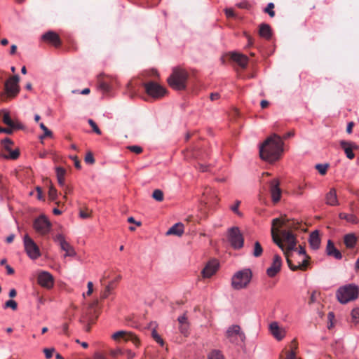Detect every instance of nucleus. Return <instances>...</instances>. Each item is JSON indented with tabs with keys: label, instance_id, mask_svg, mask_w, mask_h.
<instances>
[{
	"label": "nucleus",
	"instance_id": "nucleus-1",
	"mask_svg": "<svg viewBox=\"0 0 359 359\" xmlns=\"http://www.w3.org/2000/svg\"><path fill=\"white\" fill-rule=\"evenodd\" d=\"M302 222L285 217L275 218L271 222L273 241L283 251H292L296 247V238L292 230L302 229Z\"/></svg>",
	"mask_w": 359,
	"mask_h": 359
},
{
	"label": "nucleus",
	"instance_id": "nucleus-2",
	"mask_svg": "<svg viewBox=\"0 0 359 359\" xmlns=\"http://www.w3.org/2000/svg\"><path fill=\"white\" fill-rule=\"evenodd\" d=\"M283 142L281 137L273 134L268 137L259 147V156L266 162L278 161L283 152Z\"/></svg>",
	"mask_w": 359,
	"mask_h": 359
},
{
	"label": "nucleus",
	"instance_id": "nucleus-3",
	"mask_svg": "<svg viewBox=\"0 0 359 359\" xmlns=\"http://www.w3.org/2000/svg\"><path fill=\"white\" fill-rule=\"evenodd\" d=\"M189 79L188 72L181 67H174L167 79L168 85L174 90H183L187 88Z\"/></svg>",
	"mask_w": 359,
	"mask_h": 359
},
{
	"label": "nucleus",
	"instance_id": "nucleus-4",
	"mask_svg": "<svg viewBox=\"0 0 359 359\" xmlns=\"http://www.w3.org/2000/svg\"><path fill=\"white\" fill-rule=\"evenodd\" d=\"M246 335L239 325H231L226 330V341L234 346H245Z\"/></svg>",
	"mask_w": 359,
	"mask_h": 359
},
{
	"label": "nucleus",
	"instance_id": "nucleus-5",
	"mask_svg": "<svg viewBox=\"0 0 359 359\" xmlns=\"http://www.w3.org/2000/svg\"><path fill=\"white\" fill-rule=\"evenodd\" d=\"M252 278V273L250 269H244L237 271L231 279V286L234 290H240L246 288Z\"/></svg>",
	"mask_w": 359,
	"mask_h": 359
},
{
	"label": "nucleus",
	"instance_id": "nucleus-6",
	"mask_svg": "<svg viewBox=\"0 0 359 359\" xmlns=\"http://www.w3.org/2000/svg\"><path fill=\"white\" fill-rule=\"evenodd\" d=\"M336 295L340 303L346 304L358 298V287L355 284L344 285L337 290Z\"/></svg>",
	"mask_w": 359,
	"mask_h": 359
},
{
	"label": "nucleus",
	"instance_id": "nucleus-7",
	"mask_svg": "<svg viewBox=\"0 0 359 359\" xmlns=\"http://www.w3.org/2000/svg\"><path fill=\"white\" fill-rule=\"evenodd\" d=\"M297 254L299 257H302V263L299 262L298 264H294L293 263L292 259L291 258V251H285V256L286 257L287 265L292 271H297L299 269L302 271H305L309 265V257L306 255L305 249L301 245L299 246Z\"/></svg>",
	"mask_w": 359,
	"mask_h": 359
},
{
	"label": "nucleus",
	"instance_id": "nucleus-8",
	"mask_svg": "<svg viewBox=\"0 0 359 359\" xmlns=\"http://www.w3.org/2000/svg\"><path fill=\"white\" fill-rule=\"evenodd\" d=\"M20 76L14 75L10 77L4 84V92L1 94V99L6 100L15 97L20 92V86L18 83Z\"/></svg>",
	"mask_w": 359,
	"mask_h": 359
},
{
	"label": "nucleus",
	"instance_id": "nucleus-9",
	"mask_svg": "<svg viewBox=\"0 0 359 359\" xmlns=\"http://www.w3.org/2000/svg\"><path fill=\"white\" fill-rule=\"evenodd\" d=\"M228 241L234 250H240L244 245V237L237 226L228 229Z\"/></svg>",
	"mask_w": 359,
	"mask_h": 359
},
{
	"label": "nucleus",
	"instance_id": "nucleus-10",
	"mask_svg": "<svg viewBox=\"0 0 359 359\" xmlns=\"http://www.w3.org/2000/svg\"><path fill=\"white\" fill-rule=\"evenodd\" d=\"M147 94L154 99L158 100L167 94V90L156 82L149 81L143 84Z\"/></svg>",
	"mask_w": 359,
	"mask_h": 359
},
{
	"label": "nucleus",
	"instance_id": "nucleus-11",
	"mask_svg": "<svg viewBox=\"0 0 359 359\" xmlns=\"http://www.w3.org/2000/svg\"><path fill=\"white\" fill-rule=\"evenodd\" d=\"M23 243L25 252L32 259H36L40 257V250L34 240L28 234L23 238Z\"/></svg>",
	"mask_w": 359,
	"mask_h": 359
},
{
	"label": "nucleus",
	"instance_id": "nucleus-12",
	"mask_svg": "<svg viewBox=\"0 0 359 359\" xmlns=\"http://www.w3.org/2000/svg\"><path fill=\"white\" fill-rule=\"evenodd\" d=\"M51 226L50 222L43 215L36 218L33 224L34 230L42 236L46 235L49 233Z\"/></svg>",
	"mask_w": 359,
	"mask_h": 359
},
{
	"label": "nucleus",
	"instance_id": "nucleus-13",
	"mask_svg": "<svg viewBox=\"0 0 359 359\" xmlns=\"http://www.w3.org/2000/svg\"><path fill=\"white\" fill-rule=\"evenodd\" d=\"M112 339L115 341L123 339L125 341H132L135 346H138L140 344L137 337L130 332L123 330L118 331L113 334Z\"/></svg>",
	"mask_w": 359,
	"mask_h": 359
},
{
	"label": "nucleus",
	"instance_id": "nucleus-14",
	"mask_svg": "<svg viewBox=\"0 0 359 359\" xmlns=\"http://www.w3.org/2000/svg\"><path fill=\"white\" fill-rule=\"evenodd\" d=\"M219 266L218 260L213 259L210 260L201 271L203 278H210L216 273Z\"/></svg>",
	"mask_w": 359,
	"mask_h": 359
},
{
	"label": "nucleus",
	"instance_id": "nucleus-15",
	"mask_svg": "<svg viewBox=\"0 0 359 359\" xmlns=\"http://www.w3.org/2000/svg\"><path fill=\"white\" fill-rule=\"evenodd\" d=\"M54 241L59 243L62 250L65 251L66 253L65 255V257H74L76 255V252L74 248L65 241L63 235H56L55 237L54 238Z\"/></svg>",
	"mask_w": 359,
	"mask_h": 359
},
{
	"label": "nucleus",
	"instance_id": "nucleus-16",
	"mask_svg": "<svg viewBox=\"0 0 359 359\" xmlns=\"http://www.w3.org/2000/svg\"><path fill=\"white\" fill-rule=\"evenodd\" d=\"M37 281L41 287H43L46 289L52 288L54 285V279L53 276L47 271H42L39 273L37 277Z\"/></svg>",
	"mask_w": 359,
	"mask_h": 359
},
{
	"label": "nucleus",
	"instance_id": "nucleus-17",
	"mask_svg": "<svg viewBox=\"0 0 359 359\" xmlns=\"http://www.w3.org/2000/svg\"><path fill=\"white\" fill-rule=\"evenodd\" d=\"M282 265L281 257L275 255L273 258V262L266 270V274L269 277L273 278L276 276V274L280 271Z\"/></svg>",
	"mask_w": 359,
	"mask_h": 359
},
{
	"label": "nucleus",
	"instance_id": "nucleus-18",
	"mask_svg": "<svg viewBox=\"0 0 359 359\" xmlns=\"http://www.w3.org/2000/svg\"><path fill=\"white\" fill-rule=\"evenodd\" d=\"M41 38L44 41L52 44L56 48L60 47L62 43L59 35L53 31L46 32L42 35Z\"/></svg>",
	"mask_w": 359,
	"mask_h": 359
},
{
	"label": "nucleus",
	"instance_id": "nucleus-19",
	"mask_svg": "<svg viewBox=\"0 0 359 359\" xmlns=\"http://www.w3.org/2000/svg\"><path fill=\"white\" fill-rule=\"evenodd\" d=\"M0 118H1L4 123L12 128H22V125L19 122H14L10 116L9 111L6 109L0 111Z\"/></svg>",
	"mask_w": 359,
	"mask_h": 359
},
{
	"label": "nucleus",
	"instance_id": "nucleus-20",
	"mask_svg": "<svg viewBox=\"0 0 359 359\" xmlns=\"http://www.w3.org/2000/svg\"><path fill=\"white\" fill-rule=\"evenodd\" d=\"M340 146L344 149L345 154L348 159L354 158L355 154L353 150L358 149V146L354 142L341 140L340 142Z\"/></svg>",
	"mask_w": 359,
	"mask_h": 359
},
{
	"label": "nucleus",
	"instance_id": "nucleus-21",
	"mask_svg": "<svg viewBox=\"0 0 359 359\" xmlns=\"http://www.w3.org/2000/svg\"><path fill=\"white\" fill-rule=\"evenodd\" d=\"M270 192L272 201L277 203L280 199L281 190L279 187V181L277 179H273L270 183Z\"/></svg>",
	"mask_w": 359,
	"mask_h": 359
},
{
	"label": "nucleus",
	"instance_id": "nucleus-22",
	"mask_svg": "<svg viewBox=\"0 0 359 359\" xmlns=\"http://www.w3.org/2000/svg\"><path fill=\"white\" fill-rule=\"evenodd\" d=\"M269 331L273 337L278 341L282 340L285 337V331L279 327L277 322L270 323Z\"/></svg>",
	"mask_w": 359,
	"mask_h": 359
},
{
	"label": "nucleus",
	"instance_id": "nucleus-23",
	"mask_svg": "<svg viewBox=\"0 0 359 359\" xmlns=\"http://www.w3.org/2000/svg\"><path fill=\"white\" fill-rule=\"evenodd\" d=\"M97 79L98 89L104 93H109L111 90V85L107 81L108 77L105 76L103 74H100Z\"/></svg>",
	"mask_w": 359,
	"mask_h": 359
},
{
	"label": "nucleus",
	"instance_id": "nucleus-24",
	"mask_svg": "<svg viewBox=\"0 0 359 359\" xmlns=\"http://www.w3.org/2000/svg\"><path fill=\"white\" fill-rule=\"evenodd\" d=\"M231 59L242 68L246 67L248 63V57L241 53H231Z\"/></svg>",
	"mask_w": 359,
	"mask_h": 359
},
{
	"label": "nucleus",
	"instance_id": "nucleus-25",
	"mask_svg": "<svg viewBox=\"0 0 359 359\" xmlns=\"http://www.w3.org/2000/svg\"><path fill=\"white\" fill-rule=\"evenodd\" d=\"M309 243L313 250H318L320 245V238L319 231H312L309 236Z\"/></svg>",
	"mask_w": 359,
	"mask_h": 359
},
{
	"label": "nucleus",
	"instance_id": "nucleus-26",
	"mask_svg": "<svg viewBox=\"0 0 359 359\" xmlns=\"http://www.w3.org/2000/svg\"><path fill=\"white\" fill-rule=\"evenodd\" d=\"M326 252L327 255L334 257L337 259H341L342 258L341 253L335 248L333 242L331 240H328L327 241Z\"/></svg>",
	"mask_w": 359,
	"mask_h": 359
},
{
	"label": "nucleus",
	"instance_id": "nucleus-27",
	"mask_svg": "<svg viewBox=\"0 0 359 359\" xmlns=\"http://www.w3.org/2000/svg\"><path fill=\"white\" fill-rule=\"evenodd\" d=\"M259 34L266 40L270 39L272 35L271 27L268 24H261L259 25Z\"/></svg>",
	"mask_w": 359,
	"mask_h": 359
},
{
	"label": "nucleus",
	"instance_id": "nucleus-28",
	"mask_svg": "<svg viewBox=\"0 0 359 359\" xmlns=\"http://www.w3.org/2000/svg\"><path fill=\"white\" fill-rule=\"evenodd\" d=\"M184 233V225L182 223H177L174 224L171 228L166 232L167 236L175 235L181 236Z\"/></svg>",
	"mask_w": 359,
	"mask_h": 359
},
{
	"label": "nucleus",
	"instance_id": "nucleus-29",
	"mask_svg": "<svg viewBox=\"0 0 359 359\" xmlns=\"http://www.w3.org/2000/svg\"><path fill=\"white\" fill-rule=\"evenodd\" d=\"M326 203L329 205H337L338 200L337 196V192L334 189H331L330 191L326 194Z\"/></svg>",
	"mask_w": 359,
	"mask_h": 359
},
{
	"label": "nucleus",
	"instance_id": "nucleus-30",
	"mask_svg": "<svg viewBox=\"0 0 359 359\" xmlns=\"http://www.w3.org/2000/svg\"><path fill=\"white\" fill-rule=\"evenodd\" d=\"M344 242L346 248H353L357 242V238L353 233H348L345 235Z\"/></svg>",
	"mask_w": 359,
	"mask_h": 359
},
{
	"label": "nucleus",
	"instance_id": "nucleus-31",
	"mask_svg": "<svg viewBox=\"0 0 359 359\" xmlns=\"http://www.w3.org/2000/svg\"><path fill=\"white\" fill-rule=\"evenodd\" d=\"M55 170L59 185L60 187L65 186V176L66 174V170L62 167H57Z\"/></svg>",
	"mask_w": 359,
	"mask_h": 359
},
{
	"label": "nucleus",
	"instance_id": "nucleus-32",
	"mask_svg": "<svg viewBox=\"0 0 359 359\" xmlns=\"http://www.w3.org/2000/svg\"><path fill=\"white\" fill-rule=\"evenodd\" d=\"M339 217L340 219H345L351 224H356L359 222L358 218L353 214H346L341 212L339 214Z\"/></svg>",
	"mask_w": 359,
	"mask_h": 359
},
{
	"label": "nucleus",
	"instance_id": "nucleus-33",
	"mask_svg": "<svg viewBox=\"0 0 359 359\" xmlns=\"http://www.w3.org/2000/svg\"><path fill=\"white\" fill-rule=\"evenodd\" d=\"M263 253V248L259 241H256L254 244L252 255L255 257H259Z\"/></svg>",
	"mask_w": 359,
	"mask_h": 359
},
{
	"label": "nucleus",
	"instance_id": "nucleus-34",
	"mask_svg": "<svg viewBox=\"0 0 359 359\" xmlns=\"http://www.w3.org/2000/svg\"><path fill=\"white\" fill-rule=\"evenodd\" d=\"M2 156L5 158H10L12 160H15L19 157L20 151L18 149H15V150L11 149L8 153L2 154Z\"/></svg>",
	"mask_w": 359,
	"mask_h": 359
},
{
	"label": "nucleus",
	"instance_id": "nucleus-35",
	"mask_svg": "<svg viewBox=\"0 0 359 359\" xmlns=\"http://www.w3.org/2000/svg\"><path fill=\"white\" fill-rule=\"evenodd\" d=\"M1 144L5 150V153H8L12 149L11 147L13 144V142L10 138H5L1 141Z\"/></svg>",
	"mask_w": 359,
	"mask_h": 359
},
{
	"label": "nucleus",
	"instance_id": "nucleus-36",
	"mask_svg": "<svg viewBox=\"0 0 359 359\" xmlns=\"http://www.w3.org/2000/svg\"><path fill=\"white\" fill-rule=\"evenodd\" d=\"M114 287H115L114 281L110 282L106 286L105 290L102 294V298H103V299L107 298L109 296V294H110L111 291L114 288Z\"/></svg>",
	"mask_w": 359,
	"mask_h": 359
},
{
	"label": "nucleus",
	"instance_id": "nucleus-37",
	"mask_svg": "<svg viewBox=\"0 0 359 359\" xmlns=\"http://www.w3.org/2000/svg\"><path fill=\"white\" fill-rule=\"evenodd\" d=\"M109 354L113 358H116L119 355L125 354V350L121 348H117L116 349H111L109 351Z\"/></svg>",
	"mask_w": 359,
	"mask_h": 359
},
{
	"label": "nucleus",
	"instance_id": "nucleus-38",
	"mask_svg": "<svg viewBox=\"0 0 359 359\" xmlns=\"http://www.w3.org/2000/svg\"><path fill=\"white\" fill-rule=\"evenodd\" d=\"M329 167V165L325 164H316V168L319 172V173L322 175H324L326 174L327 168Z\"/></svg>",
	"mask_w": 359,
	"mask_h": 359
},
{
	"label": "nucleus",
	"instance_id": "nucleus-39",
	"mask_svg": "<svg viewBox=\"0 0 359 359\" xmlns=\"http://www.w3.org/2000/svg\"><path fill=\"white\" fill-rule=\"evenodd\" d=\"M273 3H269L267 6L264 8V11L269 14V15L271 18L275 16V12L273 11L274 8Z\"/></svg>",
	"mask_w": 359,
	"mask_h": 359
},
{
	"label": "nucleus",
	"instance_id": "nucleus-40",
	"mask_svg": "<svg viewBox=\"0 0 359 359\" xmlns=\"http://www.w3.org/2000/svg\"><path fill=\"white\" fill-rule=\"evenodd\" d=\"M152 197L157 201H162L163 200V193L160 189H156L152 194Z\"/></svg>",
	"mask_w": 359,
	"mask_h": 359
},
{
	"label": "nucleus",
	"instance_id": "nucleus-41",
	"mask_svg": "<svg viewBox=\"0 0 359 359\" xmlns=\"http://www.w3.org/2000/svg\"><path fill=\"white\" fill-rule=\"evenodd\" d=\"M240 204H241V201H236L235 204L230 207V209L236 215H237L238 217H243V213L241 212H240L239 210H238V207H239Z\"/></svg>",
	"mask_w": 359,
	"mask_h": 359
},
{
	"label": "nucleus",
	"instance_id": "nucleus-42",
	"mask_svg": "<svg viewBox=\"0 0 359 359\" xmlns=\"http://www.w3.org/2000/svg\"><path fill=\"white\" fill-rule=\"evenodd\" d=\"M208 359H223V355L221 351L214 350L209 354Z\"/></svg>",
	"mask_w": 359,
	"mask_h": 359
},
{
	"label": "nucleus",
	"instance_id": "nucleus-43",
	"mask_svg": "<svg viewBox=\"0 0 359 359\" xmlns=\"http://www.w3.org/2000/svg\"><path fill=\"white\" fill-rule=\"evenodd\" d=\"M351 314L353 321L358 323L359 321V308L353 309Z\"/></svg>",
	"mask_w": 359,
	"mask_h": 359
},
{
	"label": "nucleus",
	"instance_id": "nucleus-44",
	"mask_svg": "<svg viewBox=\"0 0 359 359\" xmlns=\"http://www.w3.org/2000/svg\"><path fill=\"white\" fill-rule=\"evenodd\" d=\"M5 308H11L15 311L18 308V304L14 300H8L5 303Z\"/></svg>",
	"mask_w": 359,
	"mask_h": 359
},
{
	"label": "nucleus",
	"instance_id": "nucleus-45",
	"mask_svg": "<svg viewBox=\"0 0 359 359\" xmlns=\"http://www.w3.org/2000/svg\"><path fill=\"white\" fill-rule=\"evenodd\" d=\"M128 149L137 154H139L142 152V148L137 145L128 146Z\"/></svg>",
	"mask_w": 359,
	"mask_h": 359
},
{
	"label": "nucleus",
	"instance_id": "nucleus-46",
	"mask_svg": "<svg viewBox=\"0 0 359 359\" xmlns=\"http://www.w3.org/2000/svg\"><path fill=\"white\" fill-rule=\"evenodd\" d=\"M48 196L51 201H55L57 197V190L53 187H50L48 191Z\"/></svg>",
	"mask_w": 359,
	"mask_h": 359
},
{
	"label": "nucleus",
	"instance_id": "nucleus-47",
	"mask_svg": "<svg viewBox=\"0 0 359 359\" xmlns=\"http://www.w3.org/2000/svg\"><path fill=\"white\" fill-rule=\"evenodd\" d=\"M88 123L92 127L93 131L95 133H97V135H100L101 134V130L97 127V124L95 123V122L93 120L89 119L88 120Z\"/></svg>",
	"mask_w": 359,
	"mask_h": 359
},
{
	"label": "nucleus",
	"instance_id": "nucleus-48",
	"mask_svg": "<svg viewBox=\"0 0 359 359\" xmlns=\"http://www.w3.org/2000/svg\"><path fill=\"white\" fill-rule=\"evenodd\" d=\"M39 126L40 128L43 130L44 132V135L43 136H42L41 137H51L52 136V133L50 130H49L48 129V128L43 123H41L39 124Z\"/></svg>",
	"mask_w": 359,
	"mask_h": 359
},
{
	"label": "nucleus",
	"instance_id": "nucleus-49",
	"mask_svg": "<svg viewBox=\"0 0 359 359\" xmlns=\"http://www.w3.org/2000/svg\"><path fill=\"white\" fill-rule=\"evenodd\" d=\"M85 161L87 163L93 164L95 162V159L93 157V155L91 152H88L86 157H85Z\"/></svg>",
	"mask_w": 359,
	"mask_h": 359
},
{
	"label": "nucleus",
	"instance_id": "nucleus-50",
	"mask_svg": "<svg viewBox=\"0 0 359 359\" xmlns=\"http://www.w3.org/2000/svg\"><path fill=\"white\" fill-rule=\"evenodd\" d=\"M152 337L153 338L155 339V341L157 342V343H159L161 344V345L163 344V339L160 337V336L158 334V333L156 332V331L155 330H154L152 331Z\"/></svg>",
	"mask_w": 359,
	"mask_h": 359
},
{
	"label": "nucleus",
	"instance_id": "nucleus-51",
	"mask_svg": "<svg viewBox=\"0 0 359 359\" xmlns=\"http://www.w3.org/2000/svg\"><path fill=\"white\" fill-rule=\"evenodd\" d=\"M90 212H88V210H80L79 216L83 219H87L90 217Z\"/></svg>",
	"mask_w": 359,
	"mask_h": 359
},
{
	"label": "nucleus",
	"instance_id": "nucleus-52",
	"mask_svg": "<svg viewBox=\"0 0 359 359\" xmlns=\"http://www.w3.org/2000/svg\"><path fill=\"white\" fill-rule=\"evenodd\" d=\"M54 351H55L54 348H44L43 353H45L46 358L47 359L51 358Z\"/></svg>",
	"mask_w": 359,
	"mask_h": 359
},
{
	"label": "nucleus",
	"instance_id": "nucleus-53",
	"mask_svg": "<svg viewBox=\"0 0 359 359\" xmlns=\"http://www.w3.org/2000/svg\"><path fill=\"white\" fill-rule=\"evenodd\" d=\"M189 325L188 323L180 325V330L181 333H182L184 335H187L188 332Z\"/></svg>",
	"mask_w": 359,
	"mask_h": 359
},
{
	"label": "nucleus",
	"instance_id": "nucleus-54",
	"mask_svg": "<svg viewBox=\"0 0 359 359\" xmlns=\"http://www.w3.org/2000/svg\"><path fill=\"white\" fill-rule=\"evenodd\" d=\"M71 158L74 161V166L76 167V168L81 169V162H80L79 158L76 156H72Z\"/></svg>",
	"mask_w": 359,
	"mask_h": 359
},
{
	"label": "nucleus",
	"instance_id": "nucleus-55",
	"mask_svg": "<svg viewBox=\"0 0 359 359\" xmlns=\"http://www.w3.org/2000/svg\"><path fill=\"white\" fill-rule=\"evenodd\" d=\"M195 167L201 172H205L208 170V166L200 163H198Z\"/></svg>",
	"mask_w": 359,
	"mask_h": 359
},
{
	"label": "nucleus",
	"instance_id": "nucleus-56",
	"mask_svg": "<svg viewBox=\"0 0 359 359\" xmlns=\"http://www.w3.org/2000/svg\"><path fill=\"white\" fill-rule=\"evenodd\" d=\"M284 359H296V353L294 351H287Z\"/></svg>",
	"mask_w": 359,
	"mask_h": 359
},
{
	"label": "nucleus",
	"instance_id": "nucleus-57",
	"mask_svg": "<svg viewBox=\"0 0 359 359\" xmlns=\"http://www.w3.org/2000/svg\"><path fill=\"white\" fill-rule=\"evenodd\" d=\"M15 128H2L0 126V133H4L6 134H12L13 131Z\"/></svg>",
	"mask_w": 359,
	"mask_h": 359
},
{
	"label": "nucleus",
	"instance_id": "nucleus-58",
	"mask_svg": "<svg viewBox=\"0 0 359 359\" xmlns=\"http://www.w3.org/2000/svg\"><path fill=\"white\" fill-rule=\"evenodd\" d=\"M62 187H64V191H65V194L64 198H67L66 195L68 194L72 193V187H70V186H66L65 184Z\"/></svg>",
	"mask_w": 359,
	"mask_h": 359
},
{
	"label": "nucleus",
	"instance_id": "nucleus-59",
	"mask_svg": "<svg viewBox=\"0 0 359 359\" xmlns=\"http://www.w3.org/2000/svg\"><path fill=\"white\" fill-rule=\"evenodd\" d=\"M125 353L127 355L128 359H133L135 354L129 349L125 350Z\"/></svg>",
	"mask_w": 359,
	"mask_h": 359
},
{
	"label": "nucleus",
	"instance_id": "nucleus-60",
	"mask_svg": "<svg viewBox=\"0 0 359 359\" xmlns=\"http://www.w3.org/2000/svg\"><path fill=\"white\" fill-rule=\"evenodd\" d=\"M178 321L180 325L186 324L187 323V318L185 315H183L178 318Z\"/></svg>",
	"mask_w": 359,
	"mask_h": 359
},
{
	"label": "nucleus",
	"instance_id": "nucleus-61",
	"mask_svg": "<svg viewBox=\"0 0 359 359\" xmlns=\"http://www.w3.org/2000/svg\"><path fill=\"white\" fill-rule=\"evenodd\" d=\"M93 285L92 282L88 283V291H87V295H90L93 293Z\"/></svg>",
	"mask_w": 359,
	"mask_h": 359
},
{
	"label": "nucleus",
	"instance_id": "nucleus-62",
	"mask_svg": "<svg viewBox=\"0 0 359 359\" xmlns=\"http://www.w3.org/2000/svg\"><path fill=\"white\" fill-rule=\"evenodd\" d=\"M94 359H107V358L102 353L97 352L94 354Z\"/></svg>",
	"mask_w": 359,
	"mask_h": 359
},
{
	"label": "nucleus",
	"instance_id": "nucleus-63",
	"mask_svg": "<svg viewBox=\"0 0 359 359\" xmlns=\"http://www.w3.org/2000/svg\"><path fill=\"white\" fill-rule=\"evenodd\" d=\"M353 125H354V124H353V122H349V123H348V125H347V128H346V132H347L348 133H349V134H350V133H351V132H352V128H353Z\"/></svg>",
	"mask_w": 359,
	"mask_h": 359
},
{
	"label": "nucleus",
	"instance_id": "nucleus-64",
	"mask_svg": "<svg viewBox=\"0 0 359 359\" xmlns=\"http://www.w3.org/2000/svg\"><path fill=\"white\" fill-rule=\"evenodd\" d=\"M6 269L7 270L8 274L12 275V274L14 273V269L11 266H10L9 265L6 264Z\"/></svg>",
	"mask_w": 359,
	"mask_h": 359
}]
</instances>
